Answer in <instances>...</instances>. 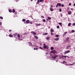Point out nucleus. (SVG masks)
Segmentation results:
<instances>
[{
    "instance_id": "f257e3e1",
    "label": "nucleus",
    "mask_w": 75,
    "mask_h": 75,
    "mask_svg": "<svg viewBox=\"0 0 75 75\" xmlns=\"http://www.w3.org/2000/svg\"><path fill=\"white\" fill-rule=\"evenodd\" d=\"M58 6H59V7H61V3H58L57 4V5L56 6V7H57Z\"/></svg>"
},
{
    "instance_id": "f03ea898",
    "label": "nucleus",
    "mask_w": 75,
    "mask_h": 75,
    "mask_svg": "<svg viewBox=\"0 0 75 75\" xmlns=\"http://www.w3.org/2000/svg\"><path fill=\"white\" fill-rule=\"evenodd\" d=\"M50 53H53V54H55V53H56L57 54V52L53 50L52 51H50Z\"/></svg>"
},
{
    "instance_id": "7ed1b4c3",
    "label": "nucleus",
    "mask_w": 75,
    "mask_h": 75,
    "mask_svg": "<svg viewBox=\"0 0 75 75\" xmlns=\"http://www.w3.org/2000/svg\"><path fill=\"white\" fill-rule=\"evenodd\" d=\"M51 8H50V11H54V9H53V8H52V7H53V6H52V5H51L50 6Z\"/></svg>"
},
{
    "instance_id": "20e7f679",
    "label": "nucleus",
    "mask_w": 75,
    "mask_h": 75,
    "mask_svg": "<svg viewBox=\"0 0 75 75\" xmlns=\"http://www.w3.org/2000/svg\"><path fill=\"white\" fill-rule=\"evenodd\" d=\"M57 57H58V55H56V56H55V55L53 56L52 57V58L56 59V58Z\"/></svg>"
},
{
    "instance_id": "39448f33",
    "label": "nucleus",
    "mask_w": 75,
    "mask_h": 75,
    "mask_svg": "<svg viewBox=\"0 0 75 75\" xmlns=\"http://www.w3.org/2000/svg\"><path fill=\"white\" fill-rule=\"evenodd\" d=\"M43 47H44V48H47V47H48V45H45V44H44L43 45Z\"/></svg>"
},
{
    "instance_id": "423d86ee",
    "label": "nucleus",
    "mask_w": 75,
    "mask_h": 75,
    "mask_svg": "<svg viewBox=\"0 0 75 75\" xmlns=\"http://www.w3.org/2000/svg\"><path fill=\"white\" fill-rule=\"evenodd\" d=\"M26 23L27 24H29V23H30V21L29 20H27L26 21Z\"/></svg>"
},
{
    "instance_id": "0eeeda50",
    "label": "nucleus",
    "mask_w": 75,
    "mask_h": 75,
    "mask_svg": "<svg viewBox=\"0 0 75 75\" xmlns=\"http://www.w3.org/2000/svg\"><path fill=\"white\" fill-rule=\"evenodd\" d=\"M70 52V51L67 50V51H65V52H64V54H66L69 53V52Z\"/></svg>"
},
{
    "instance_id": "6e6552de",
    "label": "nucleus",
    "mask_w": 75,
    "mask_h": 75,
    "mask_svg": "<svg viewBox=\"0 0 75 75\" xmlns=\"http://www.w3.org/2000/svg\"><path fill=\"white\" fill-rule=\"evenodd\" d=\"M28 44H29V45L30 47H31V46H33V44L31 42H29Z\"/></svg>"
},
{
    "instance_id": "1a4fd4ad",
    "label": "nucleus",
    "mask_w": 75,
    "mask_h": 75,
    "mask_svg": "<svg viewBox=\"0 0 75 75\" xmlns=\"http://www.w3.org/2000/svg\"><path fill=\"white\" fill-rule=\"evenodd\" d=\"M31 33H32L33 34L35 35H36V33H35V32L34 31H32L31 32Z\"/></svg>"
},
{
    "instance_id": "9d476101",
    "label": "nucleus",
    "mask_w": 75,
    "mask_h": 75,
    "mask_svg": "<svg viewBox=\"0 0 75 75\" xmlns=\"http://www.w3.org/2000/svg\"><path fill=\"white\" fill-rule=\"evenodd\" d=\"M70 47H71V46H68L66 47V50H68V49H69V48H70Z\"/></svg>"
},
{
    "instance_id": "9b49d317",
    "label": "nucleus",
    "mask_w": 75,
    "mask_h": 75,
    "mask_svg": "<svg viewBox=\"0 0 75 75\" xmlns=\"http://www.w3.org/2000/svg\"><path fill=\"white\" fill-rule=\"evenodd\" d=\"M59 38H58L54 39V40H55V41H58V40H59Z\"/></svg>"
},
{
    "instance_id": "f8f14e48",
    "label": "nucleus",
    "mask_w": 75,
    "mask_h": 75,
    "mask_svg": "<svg viewBox=\"0 0 75 75\" xmlns=\"http://www.w3.org/2000/svg\"><path fill=\"white\" fill-rule=\"evenodd\" d=\"M40 0H38L37 1V2L36 3V4H39L40 3Z\"/></svg>"
},
{
    "instance_id": "ddd939ff",
    "label": "nucleus",
    "mask_w": 75,
    "mask_h": 75,
    "mask_svg": "<svg viewBox=\"0 0 75 75\" xmlns=\"http://www.w3.org/2000/svg\"><path fill=\"white\" fill-rule=\"evenodd\" d=\"M50 32L51 33H53V32H54V30H53V29H51L50 30Z\"/></svg>"
},
{
    "instance_id": "4468645a",
    "label": "nucleus",
    "mask_w": 75,
    "mask_h": 75,
    "mask_svg": "<svg viewBox=\"0 0 75 75\" xmlns=\"http://www.w3.org/2000/svg\"><path fill=\"white\" fill-rule=\"evenodd\" d=\"M18 37L19 39H20V35L18 34Z\"/></svg>"
},
{
    "instance_id": "2eb2a0df",
    "label": "nucleus",
    "mask_w": 75,
    "mask_h": 75,
    "mask_svg": "<svg viewBox=\"0 0 75 75\" xmlns=\"http://www.w3.org/2000/svg\"><path fill=\"white\" fill-rule=\"evenodd\" d=\"M9 37H13V36L12 35H9Z\"/></svg>"
},
{
    "instance_id": "dca6fc26",
    "label": "nucleus",
    "mask_w": 75,
    "mask_h": 75,
    "mask_svg": "<svg viewBox=\"0 0 75 75\" xmlns=\"http://www.w3.org/2000/svg\"><path fill=\"white\" fill-rule=\"evenodd\" d=\"M68 13L69 14V15L71 14V11H69L68 12Z\"/></svg>"
},
{
    "instance_id": "f3484780",
    "label": "nucleus",
    "mask_w": 75,
    "mask_h": 75,
    "mask_svg": "<svg viewBox=\"0 0 75 75\" xmlns=\"http://www.w3.org/2000/svg\"><path fill=\"white\" fill-rule=\"evenodd\" d=\"M71 23H68V26H69H69H71Z\"/></svg>"
},
{
    "instance_id": "a211bd4d",
    "label": "nucleus",
    "mask_w": 75,
    "mask_h": 75,
    "mask_svg": "<svg viewBox=\"0 0 75 75\" xmlns=\"http://www.w3.org/2000/svg\"><path fill=\"white\" fill-rule=\"evenodd\" d=\"M47 34H48V33H46L45 34H43V35H47Z\"/></svg>"
},
{
    "instance_id": "6ab92c4d",
    "label": "nucleus",
    "mask_w": 75,
    "mask_h": 75,
    "mask_svg": "<svg viewBox=\"0 0 75 75\" xmlns=\"http://www.w3.org/2000/svg\"><path fill=\"white\" fill-rule=\"evenodd\" d=\"M36 24L37 25V26H38V25L40 26V25H41V24Z\"/></svg>"
},
{
    "instance_id": "aec40b11",
    "label": "nucleus",
    "mask_w": 75,
    "mask_h": 75,
    "mask_svg": "<svg viewBox=\"0 0 75 75\" xmlns=\"http://www.w3.org/2000/svg\"><path fill=\"white\" fill-rule=\"evenodd\" d=\"M35 38L36 39H38V37H37V36H35Z\"/></svg>"
},
{
    "instance_id": "412c9836",
    "label": "nucleus",
    "mask_w": 75,
    "mask_h": 75,
    "mask_svg": "<svg viewBox=\"0 0 75 75\" xmlns=\"http://www.w3.org/2000/svg\"><path fill=\"white\" fill-rule=\"evenodd\" d=\"M34 50H38V48H34Z\"/></svg>"
},
{
    "instance_id": "4be33fe9",
    "label": "nucleus",
    "mask_w": 75,
    "mask_h": 75,
    "mask_svg": "<svg viewBox=\"0 0 75 75\" xmlns=\"http://www.w3.org/2000/svg\"><path fill=\"white\" fill-rule=\"evenodd\" d=\"M9 11L10 13H12V11L11 10V9H9Z\"/></svg>"
},
{
    "instance_id": "5701e85b",
    "label": "nucleus",
    "mask_w": 75,
    "mask_h": 75,
    "mask_svg": "<svg viewBox=\"0 0 75 75\" xmlns=\"http://www.w3.org/2000/svg\"><path fill=\"white\" fill-rule=\"evenodd\" d=\"M26 21V20H25V19H23L22 20V21H23V22H24Z\"/></svg>"
},
{
    "instance_id": "b1692460",
    "label": "nucleus",
    "mask_w": 75,
    "mask_h": 75,
    "mask_svg": "<svg viewBox=\"0 0 75 75\" xmlns=\"http://www.w3.org/2000/svg\"><path fill=\"white\" fill-rule=\"evenodd\" d=\"M12 12L13 13H14L15 12V10L14 9H13L12 10Z\"/></svg>"
},
{
    "instance_id": "393cba45",
    "label": "nucleus",
    "mask_w": 75,
    "mask_h": 75,
    "mask_svg": "<svg viewBox=\"0 0 75 75\" xmlns=\"http://www.w3.org/2000/svg\"><path fill=\"white\" fill-rule=\"evenodd\" d=\"M51 50H54V47H51Z\"/></svg>"
},
{
    "instance_id": "a878e982",
    "label": "nucleus",
    "mask_w": 75,
    "mask_h": 75,
    "mask_svg": "<svg viewBox=\"0 0 75 75\" xmlns=\"http://www.w3.org/2000/svg\"><path fill=\"white\" fill-rule=\"evenodd\" d=\"M17 35V33H15L13 34V35H14V36H16Z\"/></svg>"
},
{
    "instance_id": "bb28decb",
    "label": "nucleus",
    "mask_w": 75,
    "mask_h": 75,
    "mask_svg": "<svg viewBox=\"0 0 75 75\" xmlns=\"http://www.w3.org/2000/svg\"><path fill=\"white\" fill-rule=\"evenodd\" d=\"M69 38H67L66 39V40L67 41H68V40H69Z\"/></svg>"
},
{
    "instance_id": "cd10ccee",
    "label": "nucleus",
    "mask_w": 75,
    "mask_h": 75,
    "mask_svg": "<svg viewBox=\"0 0 75 75\" xmlns=\"http://www.w3.org/2000/svg\"><path fill=\"white\" fill-rule=\"evenodd\" d=\"M44 1V0H40V2H43Z\"/></svg>"
},
{
    "instance_id": "c85d7f7f",
    "label": "nucleus",
    "mask_w": 75,
    "mask_h": 75,
    "mask_svg": "<svg viewBox=\"0 0 75 75\" xmlns=\"http://www.w3.org/2000/svg\"><path fill=\"white\" fill-rule=\"evenodd\" d=\"M67 34V32H66L64 33V35H65Z\"/></svg>"
},
{
    "instance_id": "c756f323",
    "label": "nucleus",
    "mask_w": 75,
    "mask_h": 75,
    "mask_svg": "<svg viewBox=\"0 0 75 75\" xmlns=\"http://www.w3.org/2000/svg\"><path fill=\"white\" fill-rule=\"evenodd\" d=\"M47 18L48 20H51V18L50 17H48Z\"/></svg>"
},
{
    "instance_id": "7c9ffc66",
    "label": "nucleus",
    "mask_w": 75,
    "mask_h": 75,
    "mask_svg": "<svg viewBox=\"0 0 75 75\" xmlns=\"http://www.w3.org/2000/svg\"><path fill=\"white\" fill-rule=\"evenodd\" d=\"M59 35H56L55 36V37H59Z\"/></svg>"
},
{
    "instance_id": "2f4dec72",
    "label": "nucleus",
    "mask_w": 75,
    "mask_h": 75,
    "mask_svg": "<svg viewBox=\"0 0 75 75\" xmlns=\"http://www.w3.org/2000/svg\"><path fill=\"white\" fill-rule=\"evenodd\" d=\"M74 65V63H73V64H69V65H70V66H72V65Z\"/></svg>"
},
{
    "instance_id": "473e14b6",
    "label": "nucleus",
    "mask_w": 75,
    "mask_h": 75,
    "mask_svg": "<svg viewBox=\"0 0 75 75\" xmlns=\"http://www.w3.org/2000/svg\"><path fill=\"white\" fill-rule=\"evenodd\" d=\"M59 11L60 12H61L62 11V9H59Z\"/></svg>"
},
{
    "instance_id": "72a5a7b5",
    "label": "nucleus",
    "mask_w": 75,
    "mask_h": 75,
    "mask_svg": "<svg viewBox=\"0 0 75 75\" xmlns=\"http://www.w3.org/2000/svg\"><path fill=\"white\" fill-rule=\"evenodd\" d=\"M46 38H47V40H49V39H50V38L47 37Z\"/></svg>"
},
{
    "instance_id": "f704fd0d",
    "label": "nucleus",
    "mask_w": 75,
    "mask_h": 75,
    "mask_svg": "<svg viewBox=\"0 0 75 75\" xmlns=\"http://www.w3.org/2000/svg\"><path fill=\"white\" fill-rule=\"evenodd\" d=\"M0 18L1 19H3V17L1 16L0 17Z\"/></svg>"
},
{
    "instance_id": "c9c22d12",
    "label": "nucleus",
    "mask_w": 75,
    "mask_h": 75,
    "mask_svg": "<svg viewBox=\"0 0 75 75\" xmlns=\"http://www.w3.org/2000/svg\"><path fill=\"white\" fill-rule=\"evenodd\" d=\"M57 28H59V25H58L57 26Z\"/></svg>"
},
{
    "instance_id": "e433bc0d",
    "label": "nucleus",
    "mask_w": 75,
    "mask_h": 75,
    "mask_svg": "<svg viewBox=\"0 0 75 75\" xmlns=\"http://www.w3.org/2000/svg\"><path fill=\"white\" fill-rule=\"evenodd\" d=\"M73 26H75V23H73Z\"/></svg>"
},
{
    "instance_id": "4c0bfd02",
    "label": "nucleus",
    "mask_w": 75,
    "mask_h": 75,
    "mask_svg": "<svg viewBox=\"0 0 75 75\" xmlns=\"http://www.w3.org/2000/svg\"><path fill=\"white\" fill-rule=\"evenodd\" d=\"M72 33H74V32H75V31L74 30H72Z\"/></svg>"
},
{
    "instance_id": "58836bf2",
    "label": "nucleus",
    "mask_w": 75,
    "mask_h": 75,
    "mask_svg": "<svg viewBox=\"0 0 75 75\" xmlns=\"http://www.w3.org/2000/svg\"><path fill=\"white\" fill-rule=\"evenodd\" d=\"M15 15H17V12H15L14 13Z\"/></svg>"
},
{
    "instance_id": "ea45409f",
    "label": "nucleus",
    "mask_w": 75,
    "mask_h": 75,
    "mask_svg": "<svg viewBox=\"0 0 75 75\" xmlns=\"http://www.w3.org/2000/svg\"><path fill=\"white\" fill-rule=\"evenodd\" d=\"M43 21L44 22H45V19L43 20Z\"/></svg>"
},
{
    "instance_id": "a19ab883",
    "label": "nucleus",
    "mask_w": 75,
    "mask_h": 75,
    "mask_svg": "<svg viewBox=\"0 0 75 75\" xmlns=\"http://www.w3.org/2000/svg\"><path fill=\"white\" fill-rule=\"evenodd\" d=\"M54 35V33H51V35Z\"/></svg>"
},
{
    "instance_id": "79ce46f5",
    "label": "nucleus",
    "mask_w": 75,
    "mask_h": 75,
    "mask_svg": "<svg viewBox=\"0 0 75 75\" xmlns=\"http://www.w3.org/2000/svg\"><path fill=\"white\" fill-rule=\"evenodd\" d=\"M59 25H62V23H59Z\"/></svg>"
},
{
    "instance_id": "37998d69",
    "label": "nucleus",
    "mask_w": 75,
    "mask_h": 75,
    "mask_svg": "<svg viewBox=\"0 0 75 75\" xmlns=\"http://www.w3.org/2000/svg\"><path fill=\"white\" fill-rule=\"evenodd\" d=\"M64 62H65V63H67V62H65V61H64L63 62V63H64Z\"/></svg>"
},
{
    "instance_id": "c03bdc74",
    "label": "nucleus",
    "mask_w": 75,
    "mask_h": 75,
    "mask_svg": "<svg viewBox=\"0 0 75 75\" xmlns=\"http://www.w3.org/2000/svg\"><path fill=\"white\" fill-rule=\"evenodd\" d=\"M68 57V56H64V58H66V57Z\"/></svg>"
},
{
    "instance_id": "a18cd8bd",
    "label": "nucleus",
    "mask_w": 75,
    "mask_h": 75,
    "mask_svg": "<svg viewBox=\"0 0 75 75\" xmlns=\"http://www.w3.org/2000/svg\"><path fill=\"white\" fill-rule=\"evenodd\" d=\"M40 49H41V50H42V48L41 47H40Z\"/></svg>"
},
{
    "instance_id": "49530a36",
    "label": "nucleus",
    "mask_w": 75,
    "mask_h": 75,
    "mask_svg": "<svg viewBox=\"0 0 75 75\" xmlns=\"http://www.w3.org/2000/svg\"><path fill=\"white\" fill-rule=\"evenodd\" d=\"M30 23L31 24H33V23L32 22H31V21H30Z\"/></svg>"
},
{
    "instance_id": "de8ad7c7",
    "label": "nucleus",
    "mask_w": 75,
    "mask_h": 75,
    "mask_svg": "<svg viewBox=\"0 0 75 75\" xmlns=\"http://www.w3.org/2000/svg\"><path fill=\"white\" fill-rule=\"evenodd\" d=\"M63 6H64V5L62 4V7H63Z\"/></svg>"
},
{
    "instance_id": "09e8293b",
    "label": "nucleus",
    "mask_w": 75,
    "mask_h": 75,
    "mask_svg": "<svg viewBox=\"0 0 75 75\" xmlns=\"http://www.w3.org/2000/svg\"><path fill=\"white\" fill-rule=\"evenodd\" d=\"M71 3H69V6H71Z\"/></svg>"
},
{
    "instance_id": "8fccbe9b",
    "label": "nucleus",
    "mask_w": 75,
    "mask_h": 75,
    "mask_svg": "<svg viewBox=\"0 0 75 75\" xmlns=\"http://www.w3.org/2000/svg\"><path fill=\"white\" fill-rule=\"evenodd\" d=\"M9 32H11L12 31L11 30H9Z\"/></svg>"
},
{
    "instance_id": "3c124183",
    "label": "nucleus",
    "mask_w": 75,
    "mask_h": 75,
    "mask_svg": "<svg viewBox=\"0 0 75 75\" xmlns=\"http://www.w3.org/2000/svg\"><path fill=\"white\" fill-rule=\"evenodd\" d=\"M49 48V47L48 46L47 47V50H48V49Z\"/></svg>"
},
{
    "instance_id": "603ef678",
    "label": "nucleus",
    "mask_w": 75,
    "mask_h": 75,
    "mask_svg": "<svg viewBox=\"0 0 75 75\" xmlns=\"http://www.w3.org/2000/svg\"><path fill=\"white\" fill-rule=\"evenodd\" d=\"M1 24H2L1 23V22H0V25H1Z\"/></svg>"
},
{
    "instance_id": "864d4df0",
    "label": "nucleus",
    "mask_w": 75,
    "mask_h": 75,
    "mask_svg": "<svg viewBox=\"0 0 75 75\" xmlns=\"http://www.w3.org/2000/svg\"><path fill=\"white\" fill-rule=\"evenodd\" d=\"M64 36H65V35H64V34L63 35V37H64Z\"/></svg>"
},
{
    "instance_id": "5fc2aeb1",
    "label": "nucleus",
    "mask_w": 75,
    "mask_h": 75,
    "mask_svg": "<svg viewBox=\"0 0 75 75\" xmlns=\"http://www.w3.org/2000/svg\"><path fill=\"white\" fill-rule=\"evenodd\" d=\"M42 18H44V16H42Z\"/></svg>"
},
{
    "instance_id": "6e6d98bb",
    "label": "nucleus",
    "mask_w": 75,
    "mask_h": 75,
    "mask_svg": "<svg viewBox=\"0 0 75 75\" xmlns=\"http://www.w3.org/2000/svg\"><path fill=\"white\" fill-rule=\"evenodd\" d=\"M68 21H69V18H68Z\"/></svg>"
},
{
    "instance_id": "4d7b16f0",
    "label": "nucleus",
    "mask_w": 75,
    "mask_h": 75,
    "mask_svg": "<svg viewBox=\"0 0 75 75\" xmlns=\"http://www.w3.org/2000/svg\"><path fill=\"white\" fill-rule=\"evenodd\" d=\"M74 6H75V4H74Z\"/></svg>"
},
{
    "instance_id": "13d9d810",
    "label": "nucleus",
    "mask_w": 75,
    "mask_h": 75,
    "mask_svg": "<svg viewBox=\"0 0 75 75\" xmlns=\"http://www.w3.org/2000/svg\"><path fill=\"white\" fill-rule=\"evenodd\" d=\"M62 57H63V58H64L65 57V56H63Z\"/></svg>"
},
{
    "instance_id": "bf43d9fd",
    "label": "nucleus",
    "mask_w": 75,
    "mask_h": 75,
    "mask_svg": "<svg viewBox=\"0 0 75 75\" xmlns=\"http://www.w3.org/2000/svg\"><path fill=\"white\" fill-rule=\"evenodd\" d=\"M46 54H48V53H46Z\"/></svg>"
},
{
    "instance_id": "052dcab7",
    "label": "nucleus",
    "mask_w": 75,
    "mask_h": 75,
    "mask_svg": "<svg viewBox=\"0 0 75 75\" xmlns=\"http://www.w3.org/2000/svg\"><path fill=\"white\" fill-rule=\"evenodd\" d=\"M34 20H36V18H34Z\"/></svg>"
},
{
    "instance_id": "680f3d73",
    "label": "nucleus",
    "mask_w": 75,
    "mask_h": 75,
    "mask_svg": "<svg viewBox=\"0 0 75 75\" xmlns=\"http://www.w3.org/2000/svg\"><path fill=\"white\" fill-rule=\"evenodd\" d=\"M33 0H31V1H33Z\"/></svg>"
},
{
    "instance_id": "e2e57ef3",
    "label": "nucleus",
    "mask_w": 75,
    "mask_h": 75,
    "mask_svg": "<svg viewBox=\"0 0 75 75\" xmlns=\"http://www.w3.org/2000/svg\"><path fill=\"white\" fill-rule=\"evenodd\" d=\"M71 10H73V9L71 8Z\"/></svg>"
},
{
    "instance_id": "0e129e2a",
    "label": "nucleus",
    "mask_w": 75,
    "mask_h": 75,
    "mask_svg": "<svg viewBox=\"0 0 75 75\" xmlns=\"http://www.w3.org/2000/svg\"><path fill=\"white\" fill-rule=\"evenodd\" d=\"M56 62H58V61H57V60H56Z\"/></svg>"
},
{
    "instance_id": "69168bd1",
    "label": "nucleus",
    "mask_w": 75,
    "mask_h": 75,
    "mask_svg": "<svg viewBox=\"0 0 75 75\" xmlns=\"http://www.w3.org/2000/svg\"><path fill=\"white\" fill-rule=\"evenodd\" d=\"M61 27H62V25H61Z\"/></svg>"
},
{
    "instance_id": "338daca9",
    "label": "nucleus",
    "mask_w": 75,
    "mask_h": 75,
    "mask_svg": "<svg viewBox=\"0 0 75 75\" xmlns=\"http://www.w3.org/2000/svg\"><path fill=\"white\" fill-rule=\"evenodd\" d=\"M61 15H62V14H61Z\"/></svg>"
},
{
    "instance_id": "774afa93",
    "label": "nucleus",
    "mask_w": 75,
    "mask_h": 75,
    "mask_svg": "<svg viewBox=\"0 0 75 75\" xmlns=\"http://www.w3.org/2000/svg\"><path fill=\"white\" fill-rule=\"evenodd\" d=\"M61 0V1H62V0Z\"/></svg>"
}]
</instances>
